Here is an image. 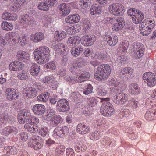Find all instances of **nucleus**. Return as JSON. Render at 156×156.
I'll return each instance as SVG.
<instances>
[{
	"label": "nucleus",
	"mask_w": 156,
	"mask_h": 156,
	"mask_svg": "<svg viewBox=\"0 0 156 156\" xmlns=\"http://www.w3.org/2000/svg\"><path fill=\"white\" fill-rule=\"evenodd\" d=\"M60 11L62 15H66L68 14L70 12V7L68 4L63 3L61 4L59 6Z\"/></svg>",
	"instance_id": "obj_34"
},
{
	"label": "nucleus",
	"mask_w": 156,
	"mask_h": 156,
	"mask_svg": "<svg viewBox=\"0 0 156 156\" xmlns=\"http://www.w3.org/2000/svg\"><path fill=\"white\" fill-rule=\"evenodd\" d=\"M19 138L20 142H24L27 140L28 138V136L26 133L22 132L20 134Z\"/></svg>",
	"instance_id": "obj_56"
},
{
	"label": "nucleus",
	"mask_w": 156,
	"mask_h": 156,
	"mask_svg": "<svg viewBox=\"0 0 156 156\" xmlns=\"http://www.w3.org/2000/svg\"><path fill=\"white\" fill-rule=\"evenodd\" d=\"M128 95L124 92H120L115 95L112 98L113 101L119 105L125 104L128 101Z\"/></svg>",
	"instance_id": "obj_8"
},
{
	"label": "nucleus",
	"mask_w": 156,
	"mask_h": 156,
	"mask_svg": "<svg viewBox=\"0 0 156 156\" xmlns=\"http://www.w3.org/2000/svg\"><path fill=\"white\" fill-rule=\"evenodd\" d=\"M46 108L43 105L40 104V118L42 119V117L45 115Z\"/></svg>",
	"instance_id": "obj_58"
},
{
	"label": "nucleus",
	"mask_w": 156,
	"mask_h": 156,
	"mask_svg": "<svg viewBox=\"0 0 156 156\" xmlns=\"http://www.w3.org/2000/svg\"><path fill=\"white\" fill-rule=\"evenodd\" d=\"M112 69L109 64H101L98 66L94 74L95 78L97 80H105L110 75Z\"/></svg>",
	"instance_id": "obj_1"
},
{
	"label": "nucleus",
	"mask_w": 156,
	"mask_h": 156,
	"mask_svg": "<svg viewBox=\"0 0 156 156\" xmlns=\"http://www.w3.org/2000/svg\"><path fill=\"white\" fill-rule=\"evenodd\" d=\"M121 73L125 75V76L128 79H131L133 77V70L129 67H126L123 69Z\"/></svg>",
	"instance_id": "obj_33"
},
{
	"label": "nucleus",
	"mask_w": 156,
	"mask_h": 156,
	"mask_svg": "<svg viewBox=\"0 0 156 156\" xmlns=\"http://www.w3.org/2000/svg\"><path fill=\"white\" fill-rule=\"evenodd\" d=\"M66 154L67 156H75V152L74 150L70 147L67 148L66 149Z\"/></svg>",
	"instance_id": "obj_64"
},
{
	"label": "nucleus",
	"mask_w": 156,
	"mask_h": 156,
	"mask_svg": "<svg viewBox=\"0 0 156 156\" xmlns=\"http://www.w3.org/2000/svg\"><path fill=\"white\" fill-rule=\"evenodd\" d=\"M55 111L53 109L49 108L47 112L45 113V115L42 116V119L48 121H51L55 117Z\"/></svg>",
	"instance_id": "obj_24"
},
{
	"label": "nucleus",
	"mask_w": 156,
	"mask_h": 156,
	"mask_svg": "<svg viewBox=\"0 0 156 156\" xmlns=\"http://www.w3.org/2000/svg\"><path fill=\"white\" fill-rule=\"evenodd\" d=\"M116 22L112 26V29L113 31H118L121 30L125 25L124 18L121 17H117L115 19Z\"/></svg>",
	"instance_id": "obj_14"
},
{
	"label": "nucleus",
	"mask_w": 156,
	"mask_h": 156,
	"mask_svg": "<svg viewBox=\"0 0 156 156\" xmlns=\"http://www.w3.org/2000/svg\"><path fill=\"white\" fill-rule=\"evenodd\" d=\"M39 34L36 33L34 34H32L30 36V39L35 42H38L39 40Z\"/></svg>",
	"instance_id": "obj_62"
},
{
	"label": "nucleus",
	"mask_w": 156,
	"mask_h": 156,
	"mask_svg": "<svg viewBox=\"0 0 156 156\" xmlns=\"http://www.w3.org/2000/svg\"><path fill=\"white\" fill-rule=\"evenodd\" d=\"M84 91L83 93L86 95H87L92 93L93 90V87L90 84H87L84 87Z\"/></svg>",
	"instance_id": "obj_48"
},
{
	"label": "nucleus",
	"mask_w": 156,
	"mask_h": 156,
	"mask_svg": "<svg viewBox=\"0 0 156 156\" xmlns=\"http://www.w3.org/2000/svg\"><path fill=\"white\" fill-rule=\"evenodd\" d=\"M16 128L13 126H8L5 127L1 131V133L7 136L10 133L16 134L17 133Z\"/></svg>",
	"instance_id": "obj_27"
},
{
	"label": "nucleus",
	"mask_w": 156,
	"mask_h": 156,
	"mask_svg": "<svg viewBox=\"0 0 156 156\" xmlns=\"http://www.w3.org/2000/svg\"><path fill=\"white\" fill-rule=\"evenodd\" d=\"M138 102L134 98H132L128 102L129 105L133 110L136 109L138 106Z\"/></svg>",
	"instance_id": "obj_50"
},
{
	"label": "nucleus",
	"mask_w": 156,
	"mask_h": 156,
	"mask_svg": "<svg viewBox=\"0 0 156 156\" xmlns=\"http://www.w3.org/2000/svg\"><path fill=\"white\" fill-rule=\"evenodd\" d=\"M107 84L109 87H113L110 88V91L112 93H117L119 91H122L125 88V85L121 83L120 81L116 78H109Z\"/></svg>",
	"instance_id": "obj_3"
},
{
	"label": "nucleus",
	"mask_w": 156,
	"mask_h": 156,
	"mask_svg": "<svg viewBox=\"0 0 156 156\" xmlns=\"http://www.w3.org/2000/svg\"><path fill=\"white\" fill-rule=\"evenodd\" d=\"M52 136L55 140L58 141L60 140V139L63 135L62 134L59 127H57L55 129Z\"/></svg>",
	"instance_id": "obj_38"
},
{
	"label": "nucleus",
	"mask_w": 156,
	"mask_h": 156,
	"mask_svg": "<svg viewBox=\"0 0 156 156\" xmlns=\"http://www.w3.org/2000/svg\"><path fill=\"white\" fill-rule=\"evenodd\" d=\"M4 152L5 154L8 155H14L17 152V150L15 147L13 146H8L5 147L4 150Z\"/></svg>",
	"instance_id": "obj_40"
},
{
	"label": "nucleus",
	"mask_w": 156,
	"mask_h": 156,
	"mask_svg": "<svg viewBox=\"0 0 156 156\" xmlns=\"http://www.w3.org/2000/svg\"><path fill=\"white\" fill-rule=\"evenodd\" d=\"M55 80V78L53 75H50L45 77L43 80V81L45 83L49 84L54 82Z\"/></svg>",
	"instance_id": "obj_47"
},
{
	"label": "nucleus",
	"mask_w": 156,
	"mask_h": 156,
	"mask_svg": "<svg viewBox=\"0 0 156 156\" xmlns=\"http://www.w3.org/2000/svg\"><path fill=\"white\" fill-rule=\"evenodd\" d=\"M81 27L79 25L75 24L73 26L69 27L67 29V31L69 34H73L80 31Z\"/></svg>",
	"instance_id": "obj_35"
},
{
	"label": "nucleus",
	"mask_w": 156,
	"mask_h": 156,
	"mask_svg": "<svg viewBox=\"0 0 156 156\" xmlns=\"http://www.w3.org/2000/svg\"><path fill=\"white\" fill-rule=\"evenodd\" d=\"M49 95V93L48 92L41 94L40 95V101L46 102L48 100Z\"/></svg>",
	"instance_id": "obj_51"
},
{
	"label": "nucleus",
	"mask_w": 156,
	"mask_h": 156,
	"mask_svg": "<svg viewBox=\"0 0 156 156\" xmlns=\"http://www.w3.org/2000/svg\"><path fill=\"white\" fill-rule=\"evenodd\" d=\"M102 10L101 7L98 5L95 4L91 6L90 12L91 15H96L101 14L102 12Z\"/></svg>",
	"instance_id": "obj_29"
},
{
	"label": "nucleus",
	"mask_w": 156,
	"mask_h": 156,
	"mask_svg": "<svg viewBox=\"0 0 156 156\" xmlns=\"http://www.w3.org/2000/svg\"><path fill=\"white\" fill-rule=\"evenodd\" d=\"M90 127L83 123H79L76 128L77 132L82 135L87 133L90 132Z\"/></svg>",
	"instance_id": "obj_21"
},
{
	"label": "nucleus",
	"mask_w": 156,
	"mask_h": 156,
	"mask_svg": "<svg viewBox=\"0 0 156 156\" xmlns=\"http://www.w3.org/2000/svg\"><path fill=\"white\" fill-rule=\"evenodd\" d=\"M145 117L147 120L152 121L156 119V110L149 109L147 110L145 115Z\"/></svg>",
	"instance_id": "obj_28"
},
{
	"label": "nucleus",
	"mask_w": 156,
	"mask_h": 156,
	"mask_svg": "<svg viewBox=\"0 0 156 156\" xmlns=\"http://www.w3.org/2000/svg\"><path fill=\"white\" fill-rule=\"evenodd\" d=\"M26 2V0H14L12 5V9L14 12H17L20 9V4L23 5Z\"/></svg>",
	"instance_id": "obj_30"
},
{
	"label": "nucleus",
	"mask_w": 156,
	"mask_h": 156,
	"mask_svg": "<svg viewBox=\"0 0 156 156\" xmlns=\"http://www.w3.org/2000/svg\"><path fill=\"white\" fill-rule=\"evenodd\" d=\"M67 34L65 31H56L55 32V38L57 41H60L65 38Z\"/></svg>",
	"instance_id": "obj_36"
},
{
	"label": "nucleus",
	"mask_w": 156,
	"mask_h": 156,
	"mask_svg": "<svg viewBox=\"0 0 156 156\" xmlns=\"http://www.w3.org/2000/svg\"><path fill=\"white\" fill-rule=\"evenodd\" d=\"M97 93L99 96H104L107 94V91L102 87L98 88L97 90Z\"/></svg>",
	"instance_id": "obj_61"
},
{
	"label": "nucleus",
	"mask_w": 156,
	"mask_h": 156,
	"mask_svg": "<svg viewBox=\"0 0 156 156\" xmlns=\"http://www.w3.org/2000/svg\"><path fill=\"white\" fill-rule=\"evenodd\" d=\"M120 111L119 116L121 118L128 117L130 113V111L127 109H121Z\"/></svg>",
	"instance_id": "obj_45"
},
{
	"label": "nucleus",
	"mask_w": 156,
	"mask_h": 156,
	"mask_svg": "<svg viewBox=\"0 0 156 156\" xmlns=\"http://www.w3.org/2000/svg\"><path fill=\"white\" fill-rule=\"evenodd\" d=\"M25 96L27 98H31L35 97L37 93L35 88L32 87H26L24 91Z\"/></svg>",
	"instance_id": "obj_25"
},
{
	"label": "nucleus",
	"mask_w": 156,
	"mask_h": 156,
	"mask_svg": "<svg viewBox=\"0 0 156 156\" xmlns=\"http://www.w3.org/2000/svg\"><path fill=\"white\" fill-rule=\"evenodd\" d=\"M83 44L84 46H90L96 40V37L91 34H85L82 37Z\"/></svg>",
	"instance_id": "obj_17"
},
{
	"label": "nucleus",
	"mask_w": 156,
	"mask_h": 156,
	"mask_svg": "<svg viewBox=\"0 0 156 156\" xmlns=\"http://www.w3.org/2000/svg\"><path fill=\"white\" fill-rule=\"evenodd\" d=\"M5 94L7 98L9 100L16 99L19 95L17 90L11 88H7L6 89Z\"/></svg>",
	"instance_id": "obj_19"
},
{
	"label": "nucleus",
	"mask_w": 156,
	"mask_h": 156,
	"mask_svg": "<svg viewBox=\"0 0 156 156\" xmlns=\"http://www.w3.org/2000/svg\"><path fill=\"white\" fill-rule=\"evenodd\" d=\"M83 51V48L81 46H79L78 48L73 47L71 49V52L72 55L77 57Z\"/></svg>",
	"instance_id": "obj_41"
},
{
	"label": "nucleus",
	"mask_w": 156,
	"mask_h": 156,
	"mask_svg": "<svg viewBox=\"0 0 156 156\" xmlns=\"http://www.w3.org/2000/svg\"><path fill=\"white\" fill-rule=\"evenodd\" d=\"M87 101L88 105L91 107L96 105L98 102L97 100L94 97L87 98Z\"/></svg>",
	"instance_id": "obj_49"
},
{
	"label": "nucleus",
	"mask_w": 156,
	"mask_h": 156,
	"mask_svg": "<svg viewBox=\"0 0 156 156\" xmlns=\"http://www.w3.org/2000/svg\"><path fill=\"white\" fill-rule=\"evenodd\" d=\"M51 121L52 126H56L59 123H61L62 122L63 119L60 115H58L55 116Z\"/></svg>",
	"instance_id": "obj_43"
},
{
	"label": "nucleus",
	"mask_w": 156,
	"mask_h": 156,
	"mask_svg": "<svg viewBox=\"0 0 156 156\" xmlns=\"http://www.w3.org/2000/svg\"><path fill=\"white\" fill-rule=\"evenodd\" d=\"M144 46L141 44H137L133 51V55L136 58H140L144 55L145 51Z\"/></svg>",
	"instance_id": "obj_15"
},
{
	"label": "nucleus",
	"mask_w": 156,
	"mask_h": 156,
	"mask_svg": "<svg viewBox=\"0 0 156 156\" xmlns=\"http://www.w3.org/2000/svg\"><path fill=\"white\" fill-rule=\"evenodd\" d=\"M24 67V64L19 61H14L10 63L9 69L12 71H17L22 70Z\"/></svg>",
	"instance_id": "obj_16"
},
{
	"label": "nucleus",
	"mask_w": 156,
	"mask_h": 156,
	"mask_svg": "<svg viewBox=\"0 0 156 156\" xmlns=\"http://www.w3.org/2000/svg\"><path fill=\"white\" fill-rule=\"evenodd\" d=\"M17 77L20 79L23 80L27 78L28 74L27 72L23 70L18 73Z\"/></svg>",
	"instance_id": "obj_52"
},
{
	"label": "nucleus",
	"mask_w": 156,
	"mask_h": 156,
	"mask_svg": "<svg viewBox=\"0 0 156 156\" xmlns=\"http://www.w3.org/2000/svg\"><path fill=\"white\" fill-rule=\"evenodd\" d=\"M17 57L19 60L27 62L30 59V55L29 54L25 51H19L17 53Z\"/></svg>",
	"instance_id": "obj_23"
},
{
	"label": "nucleus",
	"mask_w": 156,
	"mask_h": 156,
	"mask_svg": "<svg viewBox=\"0 0 156 156\" xmlns=\"http://www.w3.org/2000/svg\"><path fill=\"white\" fill-rule=\"evenodd\" d=\"M90 77V74L88 72H84L77 74L76 78H73L72 77L69 76L67 78L66 81L72 84L76 83H81L88 80Z\"/></svg>",
	"instance_id": "obj_9"
},
{
	"label": "nucleus",
	"mask_w": 156,
	"mask_h": 156,
	"mask_svg": "<svg viewBox=\"0 0 156 156\" xmlns=\"http://www.w3.org/2000/svg\"><path fill=\"white\" fill-rule=\"evenodd\" d=\"M128 92L131 95H137L140 93V89L138 84L136 83H132L128 86Z\"/></svg>",
	"instance_id": "obj_18"
},
{
	"label": "nucleus",
	"mask_w": 156,
	"mask_h": 156,
	"mask_svg": "<svg viewBox=\"0 0 156 156\" xmlns=\"http://www.w3.org/2000/svg\"><path fill=\"white\" fill-rule=\"evenodd\" d=\"M129 45V42L127 41H125L120 43L119 47L118 50L122 54H125L127 52V49Z\"/></svg>",
	"instance_id": "obj_32"
},
{
	"label": "nucleus",
	"mask_w": 156,
	"mask_h": 156,
	"mask_svg": "<svg viewBox=\"0 0 156 156\" xmlns=\"http://www.w3.org/2000/svg\"><path fill=\"white\" fill-rule=\"evenodd\" d=\"M89 0H80L79 4L80 7L83 9H87L88 6Z\"/></svg>",
	"instance_id": "obj_53"
},
{
	"label": "nucleus",
	"mask_w": 156,
	"mask_h": 156,
	"mask_svg": "<svg viewBox=\"0 0 156 156\" xmlns=\"http://www.w3.org/2000/svg\"><path fill=\"white\" fill-rule=\"evenodd\" d=\"M49 6L48 4L47 5L46 3L42 2L40 4V9L47 11L49 9Z\"/></svg>",
	"instance_id": "obj_63"
},
{
	"label": "nucleus",
	"mask_w": 156,
	"mask_h": 156,
	"mask_svg": "<svg viewBox=\"0 0 156 156\" xmlns=\"http://www.w3.org/2000/svg\"><path fill=\"white\" fill-rule=\"evenodd\" d=\"M109 98H102L101 101L103 102L100 109L101 114L105 117H110L113 115L115 109L113 105L108 101Z\"/></svg>",
	"instance_id": "obj_2"
},
{
	"label": "nucleus",
	"mask_w": 156,
	"mask_h": 156,
	"mask_svg": "<svg viewBox=\"0 0 156 156\" xmlns=\"http://www.w3.org/2000/svg\"><path fill=\"white\" fill-rule=\"evenodd\" d=\"M81 38L79 36L69 37L67 41V44L71 46H76L80 43Z\"/></svg>",
	"instance_id": "obj_31"
},
{
	"label": "nucleus",
	"mask_w": 156,
	"mask_h": 156,
	"mask_svg": "<svg viewBox=\"0 0 156 156\" xmlns=\"http://www.w3.org/2000/svg\"><path fill=\"white\" fill-rule=\"evenodd\" d=\"M18 121L21 124L31 122L32 117L30 112L26 109L21 110L18 115Z\"/></svg>",
	"instance_id": "obj_7"
},
{
	"label": "nucleus",
	"mask_w": 156,
	"mask_h": 156,
	"mask_svg": "<svg viewBox=\"0 0 156 156\" xmlns=\"http://www.w3.org/2000/svg\"><path fill=\"white\" fill-rule=\"evenodd\" d=\"M127 13L132 17L133 22L136 24H138L140 23L144 19L143 13L135 8L129 9L127 11Z\"/></svg>",
	"instance_id": "obj_5"
},
{
	"label": "nucleus",
	"mask_w": 156,
	"mask_h": 156,
	"mask_svg": "<svg viewBox=\"0 0 156 156\" xmlns=\"http://www.w3.org/2000/svg\"><path fill=\"white\" fill-rule=\"evenodd\" d=\"M45 67L47 69L54 70L56 69L55 63L54 61L50 62L45 65Z\"/></svg>",
	"instance_id": "obj_59"
},
{
	"label": "nucleus",
	"mask_w": 156,
	"mask_h": 156,
	"mask_svg": "<svg viewBox=\"0 0 156 156\" xmlns=\"http://www.w3.org/2000/svg\"><path fill=\"white\" fill-rule=\"evenodd\" d=\"M56 107L59 112H65L70 109L69 102L65 99L59 100L57 102Z\"/></svg>",
	"instance_id": "obj_13"
},
{
	"label": "nucleus",
	"mask_w": 156,
	"mask_h": 156,
	"mask_svg": "<svg viewBox=\"0 0 156 156\" xmlns=\"http://www.w3.org/2000/svg\"><path fill=\"white\" fill-rule=\"evenodd\" d=\"M143 79L149 87H153L156 84L155 75L152 72H146L144 73L143 75Z\"/></svg>",
	"instance_id": "obj_10"
},
{
	"label": "nucleus",
	"mask_w": 156,
	"mask_h": 156,
	"mask_svg": "<svg viewBox=\"0 0 156 156\" xmlns=\"http://www.w3.org/2000/svg\"><path fill=\"white\" fill-rule=\"evenodd\" d=\"M94 123L100 128L104 129L108 127L107 121L105 118L103 117H98L94 120Z\"/></svg>",
	"instance_id": "obj_22"
},
{
	"label": "nucleus",
	"mask_w": 156,
	"mask_h": 156,
	"mask_svg": "<svg viewBox=\"0 0 156 156\" xmlns=\"http://www.w3.org/2000/svg\"><path fill=\"white\" fill-rule=\"evenodd\" d=\"M38 66L36 64H34L30 67V73L31 75L35 76H37L39 73Z\"/></svg>",
	"instance_id": "obj_44"
},
{
	"label": "nucleus",
	"mask_w": 156,
	"mask_h": 156,
	"mask_svg": "<svg viewBox=\"0 0 156 156\" xmlns=\"http://www.w3.org/2000/svg\"><path fill=\"white\" fill-rule=\"evenodd\" d=\"M103 40L110 46H115L118 41L117 36L115 34L106 33L104 35Z\"/></svg>",
	"instance_id": "obj_12"
},
{
	"label": "nucleus",
	"mask_w": 156,
	"mask_h": 156,
	"mask_svg": "<svg viewBox=\"0 0 156 156\" xmlns=\"http://www.w3.org/2000/svg\"><path fill=\"white\" fill-rule=\"evenodd\" d=\"M65 150V146L62 144L58 145L55 149V154L56 156H62Z\"/></svg>",
	"instance_id": "obj_39"
},
{
	"label": "nucleus",
	"mask_w": 156,
	"mask_h": 156,
	"mask_svg": "<svg viewBox=\"0 0 156 156\" xmlns=\"http://www.w3.org/2000/svg\"><path fill=\"white\" fill-rule=\"evenodd\" d=\"M52 47L58 53L62 54L64 52H67L68 49L66 48L65 45L62 43H59L57 44H52Z\"/></svg>",
	"instance_id": "obj_26"
},
{
	"label": "nucleus",
	"mask_w": 156,
	"mask_h": 156,
	"mask_svg": "<svg viewBox=\"0 0 156 156\" xmlns=\"http://www.w3.org/2000/svg\"><path fill=\"white\" fill-rule=\"evenodd\" d=\"M87 149L86 145L83 144H79L76 148V151L80 152V151L84 152Z\"/></svg>",
	"instance_id": "obj_55"
},
{
	"label": "nucleus",
	"mask_w": 156,
	"mask_h": 156,
	"mask_svg": "<svg viewBox=\"0 0 156 156\" xmlns=\"http://www.w3.org/2000/svg\"><path fill=\"white\" fill-rule=\"evenodd\" d=\"M103 141L105 143L110 147H113L115 145V141L114 140L110 139L109 137H104Z\"/></svg>",
	"instance_id": "obj_46"
},
{
	"label": "nucleus",
	"mask_w": 156,
	"mask_h": 156,
	"mask_svg": "<svg viewBox=\"0 0 156 156\" xmlns=\"http://www.w3.org/2000/svg\"><path fill=\"white\" fill-rule=\"evenodd\" d=\"M27 37L25 36H23L22 37H20L18 40V42L20 43L21 45L24 46L27 43Z\"/></svg>",
	"instance_id": "obj_57"
},
{
	"label": "nucleus",
	"mask_w": 156,
	"mask_h": 156,
	"mask_svg": "<svg viewBox=\"0 0 156 156\" xmlns=\"http://www.w3.org/2000/svg\"><path fill=\"white\" fill-rule=\"evenodd\" d=\"M49 50L48 47L42 46L40 48V64H43L48 62L49 59Z\"/></svg>",
	"instance_id": "obj_11"
},
{
	"label": "nucleus",
	"mask_w": 156,
	"mask_h": 156,
	"mask_svg": "<svg viewBox=\"0 0 156 156\" xmlns=\"http://www.w3.org/2000/svg\"><path fill=\"white\" fill-rule=\"evenodd\" d=\"M34 21V19L33 17H29L27 14L21 17L20 23L24 27H27L30 25L33 24Z\"/></svg>",
	"instance_id": "obj_20"
},
{
	"label": "nucleus",
	"mask_w": 156,
	"mask_h": 156,
	"mask_svg": "<svg viewBox=\"0 0 156 156\" xmlns=\"http://www.w3.org/2000/svg\"><path fill=\"white\" fill-rule=\"evenodd\" d=\"M62 134L65 136H67L68 135L69 132V128L66 126H64L62 127H59Z\"/></svg>",
	"instance_id": "obj_54"
},
{
	"label": "nucleus",
	"mask_w": 156,
	"mask_h": 156,
	"mask_svg": "<svg viewBox=\"0 0 156 156\" xmlns=\"http://www.w3.org/2000/svg\"><path fill=\"white\" fill-rule=\"evenodd\" d=\"M99 60H107L109 58L108 54L107 53H98Z\"/></svg>",
	"instance_id": "obj_60"
},
{
	"label": "nucleus",
	"mask_w": 156,
	"mask_h": 156,
	"mask_svg": "<svg viewBox=\"0 0 156 156\" xmlns=\"http://www.w3.org/2000/svg\"><path fill=\"white\" fill-rule=\"evenodd\" d=\"M108 9L111 14L116 16H122L125 12L124 6L118 3H113L109 5Z\"/></svg>",
	"instance_id": "obj_6"
},
{
	"label": "nucleus",
	"mask_w": 156,
	"mask_h": 156,
	"mask_svg": "<svg viewBox=\"0 0 156 156\" xmlns=\"http://www.w3.org/2000/svg\"><path fill=\"white\" fill-rule=\"evenodd\" d=\"M1 26L2 29L7 31H11L13 28V25L12 23L6 21H3Z\"/></svg>",
	"instance_id": "obj_42"
},
{
	"label": "nucleus",
	"mask_w": 156,
	"mask_h": 156,
	"mask_svg": "<svg viewBox=\"0 0 156 156\" xmlns=\"http://www.w3.org/2000/svg\"><path fill=\"white\" fill-rule=\"evenodd\" d=\"M89 136L90 139L93 141L98 140L102 136L100 132L97 130L92 132Z\"/></svg>",
	"instance_id": "obj_37"
},
{
	"label": "nucleus",
	"mask_w": 156,
	"mask_h": 156,
	"mask_svg": "<svg viewBox=\"0 0 156 156\" xmlns=\"http://www.w3.org/2000/svg\"><path fill=\"white\" fill-rule=\"evenodd\" d=\"M155 25V22L153 19L148 18L144 20L140 28V33L144 36L149 34Z\"/></svg>",
	"instance_id": "obj_4"
}]
</instances>
